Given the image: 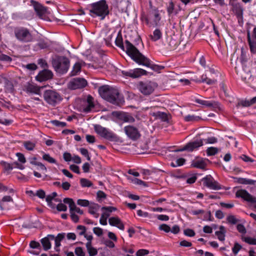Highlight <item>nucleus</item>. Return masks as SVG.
Returning <instances> with one entry per match:
<instances>
[{
	"mask_svg": "<svg viewBox=\"0 0 256 256\" xmlns=\"http://www.w3.org/2000/svg\"><path fill=\"white\" fill-rule=\"evenodd\" d=\"M194 102L208 108H216L219 106V103L214 100H206L196 98Z\"/></svg>",
	"mask_w": 256,
	"mask_h": 256,
	"instance_id": "a211bd4d",
	"label": "nucleus"
},
{
	"mask_svg": "<svg viewBox=\"0 0 256 256\" xmlns=\"http://www.w3.org/2000/svg\"><path fill=\"white\" fill-rule=\"evenodd\" d=\"M162 37V32L158 28L156 29L152 35L150 36L151 40L154 42H156Z\"/></svg>",
	"mask_w": 256,
	"mask_h": 256,
	"instance_id": "72a5a7b5",
	"label": "nucleus"
},
{
	"mask_svg": "<svg viewBox=\"0 0 256 256\" xmlns=\"http://www.w3.org/2000/svg\"><path fill=\"white\" fill-rule=\"evenodd\" d=\"M0 60L10 62L12 60V58L10 56L3 54L0 52Z\"/></svg>",
	"mask_w": 256,
	"mask_h": 256,
	"instance_id": "864d4df0",
	"label": "nucleus"
},
{
	"mask_svg": "<svg viewBox=\"0 0 256 256\" xmlns=\"http://www.w3.org/2000/svg\"><path fill=\"white\" fill-rule=\"evenodd\" d=\"M53 76L52 72L48 70H44L40 71L36 76V80L42 82L52 78Z\"/></svg>",
	"mask_w": 256,
	"mask_h": 256,
	"instance_id": "f3484780",
	"label": "nucleus"
},
{
	"mask_svg": "<svg viewBox=\"0 0 256 256\" xmlns=\"http://www.w3.org/2000/svg\"><path fill=\"white\" fill-rule=\"evenodd\" d=\"M244 242L250 244L256 245V238L250 237H246L244 238Z\"/></svg>",
	"mask_w": 256,
	"mask_h": 256,
	"instance_id": "0e129e2a",
	"label": "nucleus"
},
{
	"mask_svg": "<svg viewBox=\"0 0 256 256\" xmlns=\"http://www.w3.org/2000/svg\"><path fill=\"white\" fill-rule=\"evenodd\" d=\"M64 203L68 204L69 205L70 211H72V207L75 204L73 200L70 198H64L63 200Z\"/></svg>",
	"mask_w": 256,
	"mask_h": 256,
	"instance_id": "49530a36",
	"label": "nucleus"
},
{
	"mask_svg": "<svg viewBox=\"0 0 256 256\" xmlns=\"http://www.w3.org/2000/svg\"><path fill=\"white\" fill-rule=\"evenodd\" d=\"M166 7L168 16H170L174 14H177V12L175 8V4L172 0L166 4Z\"/></svg>",
	"mask_w": 256,
	"mask_h": 256,
	"instance_id": "4be33fe9",
	"label": "nucleus"
},
{
	"mask_svg": "<svg viewBox=\"0 0 256 256\" xmlns=\"http://www.w3.org/2000/svg\"><path fill=\"white\" fill-rule=\"evenodd\" d=\"M89 11L92 17H99L100 20H104L110 14L108 6L106 0H100L90 4Z\"/></svg>",
	"mask_w": 256,
	"mask_h": 256,
	"instance_id": "7ed1b4c3",
	"label": "nucleus"
},
{
	"mask_svg": "<svg viewBox=\"0 0 256 256\" xmlns=\"http://www.w3.org/2000/svg\"><path fill=\"white\" fill-rule=\"evenodd\" d=\"M203 145V142L202 140H196L192 142H190L186 144L182 148L176 150V152H182L187 150L188 152H192L193 150L198 149L200 146Z\"/></svg>",
	"mask_w": 256,
	"mask_h": 256,
	"instance_id": "4468645a",
	"label": "nucleus"
},
{
	"mask_svg": "<svg viewBox=\"0 0 256 256\" xmlns=\"http://www.w3.org/2000/svg\"><path fill=\"white\" fill-rule=\"evenodd\" d=\"M226 220L228 223H230L232 224H235L238 222V220L236 219L235 216L233 215L228 216L226 218Z\"/></svg>",
	"mask_w": 256,
	"mask_h": 256,
	"instance_id": "4d7b16f0",
	"label": "nucleus"
},
{
	"mask_svg": "<svg viewBox=\"0 0 256 256\" xmlns=\"http://www.w3.org/2000/svg\"><path fill=\"white\" fill-rule=\"evenodd\" d=\"M101 209H102V210L106 211L110 214V212H115V211H116L117 210V208H116L114 207V206H102Z\"/></svg>",
	"mask_w": 256,
	"mask_h": 256,
	"instance_id": "5fc2aeb1",
	"label": "nucleus"
},
{
	"mask_svg": "<svg viewBox=\"0 0 256 256\" xmlns=\"http://www.w3.org/2000/svg\"><path fill=\"white\" fill-rule=\"evenodd\" d=\"M152 116L156 118L160 119L162 121L166 122L168 120V114L164 112H154Z\"/></svg>",
	"mask_w": 256,
	"mask_h": 256,
	"instance_id": "c85d7f7f",
	"label": "nucleus"
},
{
	"mask_svg": "<svg viewBox=\"0 0 256 256\" xmlns=\"http://www.w3.org/2000/svg\"><path fill=\"white\" fill-rule=\"evenodd\" d=\"M184 233L185 236L190 237L194 236L196 234L194 231L193 230L190 228H186L184 230Z\"/></svg>",
	"mask_w": 256,
	"mask_h": 256,
	"instance_id": "603ef678",
	"label": "nucleus"
},
{
	"mask_svg": "<svg viewBox=\"0 0 256 256\" xmlns=\"http://www.w3.org/2000/svg\"><path fill=\"white\" fill-rule=\"evenodd\" d=\"M87 81L84 78H72L69 83V88L72 90L82 88L86 86Z\"/></svg>",
	"mask_w": 256,
	"mask_h": 256,
	"instance_id": "f8f14e48",
	"label": "nucleus"
},
{
	"mask_svg": "<svg viewBox=\"0 0 256 256\" xmlns=\"http://www.w3.org/2000/svg\"><path fill=\"white\" fill-rule=\"evenodd\" d=\"M94 233L98 236H100L103 234V230L100 227H95L93 228Z\"/></svg>",
	"mask_w": 256,
	"mask_h": 256,
	"instance_id": "13d9d810",
	"label": "nucleus"
},
{
	"mask_svg": "<svg viewBox=\"0 0 256 256\" xmlns=\"http://www.w3.org/2000/svg\"><path fill=\"white\" fill-rule=\"evenodd\" d=\"M35 195L42 199H43L46 197V193L42 189L38 190L35 194Z\"/></svg>",
	"mask_w": 256,
	"mask_h": 256,
	"instance_id": "69168bd1",
	"label": "nucleus"
},
{
	"mask_svg": "<svg viewBox=\"0 0 256 256\" xmlns=\"http://www.w3.org/2000/svg\"><path fill=\"white\" fill-rule=\"evenodd\" d=\"M77 204L82 206H88L90 205V202L86 200L78 199L77 200Z\"/></svg>",
	"mask_w": 256,
	"mask_h": 256,
	"instance_id": "3c124183",
	"label": "nucleus"
},
{
	"mask_svg": "<svg viewBox=\"0 0 256 256\" xmlns=\"http://www.w3.org/2000/svg\"><path fill=\"white\" fill-rule=\"evenodd\" d=\"M16 156L18 157V160L22 164L26 163V160L24 157V156L20 152H17L16 154Z\"/></svg>",
	"mask_w": 256,
	"mask_h": 256,
	"instance_id": "e2e57ef3",
	"label": "nucleus"
},
{
	"mask_svg": "<svg viewBox=\"0 0 256 256\" xmlns=\"http://www.w3.org/2000/svg\"><path fill=\"white\" fill-rule=\"evenodd\" d=\"M149 251L146 250L140 249L136 252V256H143L148 254Z\"/></svg>",
	"mask_w": 256,
	"mask_h": 256,
	"instance_id": "774afa93",
	"label": "nucleus"
},
{
	"mask_svg": "<svg viewBox=\"0 0 256 256\" xmlns=\"http://www.w3.org/2000/svg\"><path fill=\"white\" fill-rule=\"evenodd\" d=\"M109 224L113 226H116L120 230H124V226L122 220L118 216L111 217L108 220Z\"/></svg>",
	"mask_w": 256,
	"mask_h": 256,
	"instance_id": "6ab92c4d",
	"label": "nucleus"
},
{
	"mask_svg": "<svg viewBox=\"0 0 256 256\" xmlns=\"http://www.w3.org/2000/svg\"><path fill=\"white\" fill-rule=\"evenodd\" d=\"M124 130L127 136L132 140H136L141 136L138 128L132 126H126L124 127Z\"/></svg>",
	"mask_w": 256,
	"mask_h": 256,
	"instance_id": "9d476101",
	"label": "nucleus"
},
{
	"mask_svg": "<svg viewBox=\"0 0 256 256\" xmlns=\"http://www.w3.org/2000/svg\"><path fill=\"white\" fill-rule=\"evenodd\" d=\"M0 164L4 167V168L6 171L11 170L13 169V167L12 164L5 161L1 160L0 162Z\"/></svg>",
	"mask_w": 256,
	"mask_h": 256,
	"instance_id": "37998d69",
	"label": "nucleus"
},
{
	"mask_svg": "<svg viewBox=\"0 0 256 256\" xmlns=\"http://www.w3.org/2000/svg\"><path fill=\"white\" fill-rule=\"evenodd\" d=\"M236 196L238 198H242L245 201L249 202L252 204L256 203V198L252 196L246 190L240 189L237 190L236 193Z\"/></svg>",
	"mask_w": 256,
	"mask_h": 256,
	"instance_id": "ddd939ff",
	"label": "nucleus"
},
{
	"mask_svg": "<svg viewBox=\"0 0 256 256\" xmlns=\"http://www.w3.org/2000/svg\"><path fill=\"white\" fill-rule=\"evenodd\" d=\"M26 90L27 92L38 94L40 92V88L36 86L28 84L26 86Z\"/></svg>",
	"mask_w": 256,
	"mask_h": 256,
	"instance_id": "473e14b6",
	"label": "nucleus"
},
{
	"mask_svg": "<svg viewBox=\"0 0 256 256\" xmlns=\"http://www.w3.org/2000/svg\"><path fill=\"white\" fill-rule=\"evenodd\" d=\"M113 114H116V116L124 122H134L135 121L134 118L128 113L121 114L118 112H113Z\"/></svg>",
	"mask_w": 256,
	"mask_h": 256,
	"instance_id": "412c9836",
	"label": "nucleus"
},
{
	"mask_svg": "<svg viewBox=\"0 0 256 256\" xmlns=\"http://www.w3.org/2000/svg\"><path fill=\"white\" fill-rule=\"evenodd\" d=\"M208 161L209 160L208 159L202 158L200 160L194 161L192 164V166L194 168L206 170L207 166L206 162Z\"/></svg>",
	"mask_w": 256,
	"mask_h": 256,
	"instance_id": "aec40b11",
	"label": "nucleus"
},
{
	"mask_svg": "<svg viewBox=\"0 0 256 256\" xmlns=\"http://www.w3.org/2000/svg\"><path fill=\"white\" fill-rule=\"evenodd\" d=\"M52 65L58 73L63 74L68 71L70 66V61L66 56H58L52 59Z\"/></svg>",
	"mask_w": 256,
	"mask_h": 256,
	"instance_id": "20e7f679",
	"label": "nucleus"
},
{
	"mask_svg": "<svg viewBox=\"0 0 256 256\" xmlns=\"http://www.w3.org/2000/svg\"><path fill=\"white\" fill-rule=\"evenodd\" d=\"M236 182L238 184H250L252 185L255 184L256 181L251 180V179H248L246 178H236Z\"/></svg>",
	"mask_w": 256,
	"mask_h": 256,
	"instance_id": "2f4dec72",
	"label": "nucleus"
},
{
	"mask_svg": "<svg viewBox=\"0 0 256 256\" xmlns=\"http://www.w3.org/2000/svg\"><path fill=\"white\" fill-rule=\"evenodd\" d=\"M248 42L251 53H256V26L254 28L252 34L250 31L247 32Z\"/></svg>",
	"mask_w": 256,
	"mask_h": 256,
	"instance_id": "9b49d317",
	"label": "nucleus"
},
{
	"mask_svg": "<svg viewBox=\"0 0 256 256\" xmlns=\"http://www.w3.org/2000/svg\"><path fill=\"white\" fill-rule=\"evenodd\" d=\"M80 184L83 188H90L92 186V183L88 180L84 178L80 179Z\"/></svg>",
	"mask_w": 256,
	"mask_h": 256,
	"instance_id": "4c0bfd02",
	"label": "nucleus"
},
{
	"mask_svg": "<svg viewBox=\"0 0 256 256\" xmlns=\"http://www.w3.org/2000/svg\"><path fill=\"white\" fill-rule=\"evenodd\" d=\"M77 230H82V232H79V234L80 236H84V237L88 240V242L92 243V240L93 238V236L92 234L88 235L86 232V228L84 226L79 225L76 228Z\"/></svg>",
	"mask_w": 256,
	"mask_h": 256,
	"instance_id": "a878e982",
	"label": "nucleus"
},
{
	"mask_svg": "<svg viewBox=\"0 0 256 256\" xmlns=\"http://www.w3.org/2000/svg\"><path fill=\"white\" fill-rule=\"evenodd\" d=\"M159 230H163L166 232H168L170 231V228L168 224H163L159 226Z\"/></svg>",
	"mask_w": 256,
	"mask_h": 256,
	"instance_id": "6e6d98bb",
	"label": "nucleus"
},
{
	"mask_svg": "<svg viewBox=\"0 0 256 256\" xmlns=\"http://www.w3.org/2000/svg\"><path fill=\"white\" fill-rule=\"evenodd\" d=\"M106 194L102 190H98L96 192V200L98 202H101L103 199L106 198Z\"/></svg>",
	"mask_w": 256,
	"mask_h": 256,
	"instance_id": "c03bdc74",
	"label": "nucleus"
},
{
	"mask_svg": "<svg viewBox=\"0 0 256 256\" xmlns=\"http://www.w3.org/2000/svg\"><path fill=\"white\" fill-rule=\"evenodd\" d=\"M30 246L32 248H36L38 250H40L41 248V246L40 243L34 240L30 242Z\"/></svg>",
	"mask_w": 256,
	"mask_h": 256,
	"instance_id": "bf43d9fd",
	"label": "nucleus"
},
{
	"mask_svg": "<svg viewBox=\"0 0 256 256\" xmlns=\"http://www.w3.org/2000/svg\"><path fill=\"white\" fill-rule=\"evenodd\" d=\"M122 74L124 77L126 78H136L142 76L146 75L147 72L140 68H136L128 70H122Z\"/></svg>",
	"mask_w": 256,
	"mask_h": 256,
	"instance_id": "6e6552de",
	"label": "nucleus"
},
{
	"mask_svg": "<svg viewBox=\"0 0 256 256\" xmlns=\"http://www.w3.org/2000/svg\"><path fill=\"white\" fill-rule=\"evenodd\" d=\"M94 129L97 134L106 140L113 142H118L119 140V137L108 128L97 125L95 126Z\"/></svg>",
	"mask_w": 256,
	"mask_h": 256,
	"instance_id": "423d86ee",
	"label": "nucleus"
},
{
	"mask_svg": "<svg viewBox=\"0 0 256 256\" xmlns=\"http://www.w3.org/2000/svg\"><path fill=\"white\" fill-rule=\"evenodd\" d=\"M30 2L31 6H33L34 11L39 18H42L46 14V7L34 0H31Z\"/></svg>",
	"mask_w": 256,
	"mask_h": 256,
	"instance_id": "2eb2a0df",
	"label": "nucleus"
},
{
	"mask_svg": "<svg viewBox=\"0 0 256 256\" xmlns=\"http://www.w3.org/2000/svg\"><path fill=\"white\" fill-rule=\"evenodd\" d=\"M218 231L215 232V234L218 236L220 241H224L225 240V234L226 232V228L224 226H221L219 228Z\"/></svg>",
	"mask_w": 256,
	"mask_h": 256,
	"instance_id": "cd10ccee",
	"label": "nucleus"
},
{
	"mask_svg": "<svg viewBox=\"0 0 256 256\" xmlns=\"http://www.w3.org/2000/svg\"><path fill=\"white\" fill-rule=\"evenodd\" d=\"M48 237L50 238L52 240H54V243H55V247L54 249L56 252H59L60 249L58 248L60 246V242L58 241V240H56L54 238V235L49 234L48 235Z\"/></svg>",
	"mask_w": 256,
	"mask_h": 256,
	"instance_id": "a18cd8bd",
	"label": "nucleus"
},
{
	"mask_svg": "<svg viewBox=\"0 0 256 256\" xmlns=\"http://www.w3.org/2000/svg\"><path fill=\"white\" fill-rule=\"evenodd\" d=\"M14 33L16 38L22 42L27 43L33 40V36L27 28H17L14 29Z\"/></svg>",
	"mask_w": 256,
	"mask_h": 256,
	"instance_id": "39448f33",
	"label": "nucleus"
},
{
	"mask_svg": "<svg viewBox=\"0 0 256 256\" xmlns=\"http://www.w3.org/2000/svg\"><path fill=\"white\" fill-rule=\"evenodd\" d=\"M49 237H45L40 240L44 250H48L51 248V244L50 241Z\"/></svg>",
	"mask_w": 256,
	"mask_h": 256,
	"instance_id": "f704fd0d",
	"label": "nucleus"
},
{
	"mask_svg": "<svg viewBox=\"0 0 256 256\" xmlns=\"http://www.w3.org/2000/svg\"><path fill=\"white\" fill-rule=\"evenodd\" d=\"M44 97L47 103L54 106L62 100L60 94L52 90H46L44 94Z\"/></svg>",
	"mask_w": 256,
	"mask_h": 256,
	"instance_id": "0eeeda50",
	"label": "nucleus"
},
{
	"mask_svg": "<svg viewBox=\"0 0 256 256\" xmlns=\"http://www.w3.org/2000/svg\"><path fill=\"white\" fill-rule=\"evenodd\" d=\"M231 10L236 16L243 14L244 8L241 4H232Z\"/></svg>",
	"mask_w": 256,
	"mask_h": 256,
	"instance_id": "5701e85b",
	"label": "nucleus"
},
{
	"mask_svg": "<svg viewBox=\"0 0 256 256\" xmlns=\"http://www.w3.org/2000/svg\"><path fill=\"white\" fill-rule=\"evenodd\" d=\"M252 105L250 100H241L236 104V107L238 108L240 106L248 107Z\"/></svg>",
	"mask_w": 256,
	"mask_h": 256,
	"instance_id": "e433bc0d",
	"label": "nucleus"
},
{
	"mask_svg": "<svg viewBox=\"0 0 256 256\" xmlns=\"http://www.w3.org/2000/svg\"><path fill=\"white\" fill-rule=\"evenodd\" d=\"M42 158L44 160L47 161L50 164H56V160L53 158L51 157L49 154H44L42 156Z\"/></svg>",
	"mask_w": 256,
	"mask_h": 256,
	"instance_id": "79ce46f5",
	"label": "nucleus"
},
{
	"mask_svg": "<svg viewBox=\"0 0 256 256\" xmlns=\"http://www.w3.org/2000/svg\"><path fill=\"white\" fill-rule=\"evenodd\" d=\"M201 118L199 116L190 114L187 115L184 118V120L187 122L198 121Z\"/></svg>",
	"mask_w": 256,
	"mask_h": 256,
	"instance_id": "58836bf2",
	"label": "nucleus"
},
{
	"mask_svg": "<svg viewBox=\"0 0 256 256\" xmlns=\"http://www.w3.org/2000/svg\"><path fill=\"white\" fill-rule=\"evenodd\" d=\"M98 92L102 98L114 104L118 105L123 101L118 90L108 86L100 87Z\"/></svg>",
	"mask_w": 256,
	"mask_h": 256,
	"instance_id": "f03ea898",
	"label": "nucleus"
},
{
	"mask_svg": "<svg viewBox=\"0 0 256 256\" xmlns=\"http://www.w3.org/2000/svg\"><path fill=\"white\" fill-rule=\"evenodd\" d=\"M86 246L90 256H95L98 254V250L92 246V243L87 242Z\"/></svg>",
	"mask_w": 256,
	"mask_h": 256,
	"instance_id": "c756f323",
	"label": "nucleus"
},
{
	"mask_svg": "<svg viewBox=\"0 0 256 256\" xmlns=\"http://www.w3.org/2000/svg\"><path fill=\"white\" fill-rule=\"evenodd\" d=\"M242 246L238 242H235L234 247L232 248V252L236 255L238 252L242 249Z\"/></svg>",
	"mask_w": 256,
	"mask_h": 256,
	"instance_id": "09e8293b",
	"label": "nucleus"
},
{
	"mask_svg": "<svg viewBox=\"0 0 256 256\" xmlns=\"http://www.w3.org/2000/svg\"><path fill=\"white\" fill-rule=\"evenodd\" d=\"M218 152V148L215 147H210L206 150V154L208 156H212L216 154Z\"/></svg>",
	"mask_w": 256,
	"mask_h": 256,
	"instance_id": "a19ab883",
	"label": "nucleus"
},
{
	"mask_svg": "<svg viewBox=\"0 0 256 256\" xmlns=\"http://www.w3.org/2000/svg\"><path fill=\"white\" fill-rule=\"evenodd\" d=\"M124 43L126 48V54L138 64L150 68L154 71H158L162 68L161 66L152 64L148 58L141 53L136 46L128 40H126Z\"/></svg>",
	"mask_w": 256,
	"mask_h": 256,
	"instance_id": "f257e3e1",
	"label": "nucleus"
},
{
	"mask_svg": "<svg viewBox=\"0 0 256 256\" xmlns=\"http://www.w3.org/2000/svg\"><path fill=\"white\" fill-rule=\"evenodd\" d=\"M24 146L27 150H32L34 149L36 145L32 142L27 141L24 142Z\"/></svg>",
	"mask_w": 256,
	"mask_h": 256,
	"instance_id": "8fccbe9b",
	"label": "nucleus"
},
{
	"mask_svg": "<svg viewBox=\"0 0 256 256\" xmlns=\"http://www.w3.org/2000/svg\"><path fill=\"white\" fill-rule=\"evenodd\" d=\"M100 208V206L98 204L93 203L89 206L88 212L91 214L94 215L96 212L98 211Z\"/></svg>",
	"mask_w": 256,
	"mask_h": 256,
	"instance_id": "c9c22d12",
	"label": "nucleus"
},
{
	"mask_svg": "<svg viewBox=\"0 0 256 256\" xmlns=\"http://www.w3.org/2000/svg\"><path fill=\"white\" fill-rule=\"evenodd\" d=\"M138 89L144 95H149L154 90V88L150 82H140L138 84Z\"/></svg>",
	"mask_w": 256,
	"mask_h": 256,
	"instance_id": "dca6fc26",
	"label": "nucleus"
},
{
	"mask_svg": "<svg viewBox=\"0 0 256 256\" xmlns=\"http://www.w3.org/2000/svg\"><path fill=\"white\" fill-rule=\"evenodd\" d=\"M87 106L84 108V110L86 112H89L94 107L93 98L88 95L86 98Z\"/></svg>",
	"mask_w": 256,
	"mask_h": 256,
	"instance_id": "393cba45",
	"label": "nucleus"
},
{
	"mask_svg": "<svg viewBox=\"0 0 256 256\" xmlns=\"http://www.w3.org/2000/svg\"><path fill=\"white\" fill-rule=\"evenodd\" d=\"M202 181L204 186L210 190H219L222 188L221 185L210 175L206 176Z\"/></svg>",
	"mask_w": 256,
	"mask_h": 256,
	"instance_id": "1a4fd4ad",
	"label": "nucleus"
},
{
	"mask_svg": "<svg viewBox=\"0 0 256 256\" xmlns=\"http://www.w3.org/2000/svg\"><path fill=\"white\" fill-rule=\"evenodd\" d=\"M75 254L77 256H84L85 253L84 252L82 248L77 247L75 248Z\"/></svg>",
	"mask_w": 256,
	"mask_h": 256,
	"instance_id": "680f3d73",
	"label": "nucleus"
},
{
	"mask_svg": "<svg viewBox=\"0 0 256 256\" xmlns=\"http://www.w3.org/2000/svg\"><path fill=\"white\" fill-rule=\"evenodd\" d=\"M202 82H206L208 84H212L216 82V80L214 79H210L206 76V74H202L201 76V80Z\"/></svg>",
	"mask_w": 256,
	"mask_h": 256,
	"instance_id": "ea45409f",
	"label": "nucleus"
},
{
	"mask_svg": "<svg viewBox=\"0 0 256 256\" xmlns=\"http://www.w3.org/2000/svg\"><path fill=\"white\" fill-rule=\"evenodd\" d=\"M115 44L121 50L126 52V45L125 44L124 46L123 43L122 34L120 32H118V34L115 40Z\"/></svg>",
	"mask_w": 256,
	"mask_h": 256,
	"instance_id": "b1692460",
	"label": "nucleus"
},
{
	"mask_svg": "<svg viewBox=\"0 0 256 256\" xmlns=\"http://www.w3.org/2000/svg\"><path fill=\"white\" fill-rule=\"evenodd\" d=\"M51 123L54 126L64 128L66 126V123L63 122H60L58 120H54L51 121Z\"/></svg>",
	"mask_w": 256,
	"mask_h": 256,
	"instance_id": "de8ad7c7",
	"label": "nucleus"
},
{
	"mask_svg": "<svg viewBox=\"0 0 256 256\" xmlns=\"http://www.w3.org/2000/svg\"><path fill=\"white\" fill-rule=\"evenodd\" d=\"M150 15L154 16V22L156 24L158 25V24L159 23L161 17L160 16V14L159 13V11L156 8H152L150 12Z\"/></svg>",
	"mask_w": 256,
	"mask_h": 256,
	"instance_id": "bb28decb",
	"label": "nucleus"
},
{
	"mask_svg": "<svg viewBox=\"0 0 256 256\" xmlns=\"http://www.w3.org/2000/svg\"><path fill=\"white\" fill-rule=\"evenodd\" d=\"M236 228L238 232L242 234H245L246 232V229L242 224H238Z\"/></svg>",
	"mask_w": 256,
	"mask_h": 256,
	"instance_id": "338daca9",
	"label": "nucleus"
},
{
	"mask_svg": "<svg viewBox=\"0 0 256 256\" xmlns=\"http://www.w3.org/2000/svg\"><path fill=\"white\" fill-rule=\"evenodd\" d=\"M56 210L59 212H66L67 206L64 204L60 202L56 206Z\"/></svg>",
	"mask_w": 256,
	"mask_h": 256,
	"instance_id": "052dcab7",
	"label": "nucleus"
},
{
	"mask_svg": "<svg viewBox=\"0 0 256 256\" xmlns=\"http://www.w3.org/2000/svg\"><path fill=\"white\" fill-rule=\"evenodd\" d=\"M82 69V65L79 62H76L73 66L72 70L70 72V75L71 76H74L77 75L80 72Z\"/></svg>",
	"mask_w": 256,
	"mask_h": 256,
	"instance_id": "7c9ffc66",
	"label": "nucleus"
}]
</instances>
